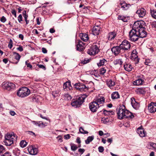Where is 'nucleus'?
Returning <instances> with one entry per match:
<instances>
[{"label": "nucleus", "instance_id": "obj_1", "mask_svg": "<svg viewBox=\"0 0 156 156\" xmlns=\"http://www.w3.org/2000/svg\"><path fill=\"white\" fill-rule=\"evenodd\" d=\"M145 22L143 20L137 21L133 24V27L136 29L139 37L144 38L147 35L145 30Z\"/></svg>", "mask_w": 156, "mask_h": 156}, {"label": "nucleus", "instance_id": "obj_2", "mask_svg": "<svg viewBox=\"0 0 156 156\" xmlns=\"http://www.w3.org/2000/svg\"><path fill=\"white\" fill-rule=\"evenodd\" d=\"M17 137V136L13 133H8L5 136L4 142L6 146H10L16 141Z\"/></svg>", "mask_w": 156, "mask_h": 156}, {"label": "nucleus", "instance_id": "obj_3", "mask_svg": "<svg viewBox=\"0 0 156 156\" xmlns=\"http://www.w3.org/2000/svg\"><path fill=\"white\" fill-rule=\"evenodd\" d=\"M30 93V90L26 87H22L20 88L17 92L19 97L24 98L28 96Z\"/></svg>", "mask_w": 156, "mask_h": 156}, {"label": "nucleus", "instance_id": "obj_4", "mask_svg": "<svg viewBox=\"0 0 156 156\" xmlns=\"http://www.w3.org/2000/svg\"><path fill=\"white\" fill-rule=\"evenodd\" d=\"M85 98L84 96L79 97L75 99L72 100L71 104L72 106L75 108L79 107L84 102Z\"/></svg>", "mask_w": 156, "mask_h": 156}, {"label": "nucleus", "instance_id": "obj_5", "mask_svg": "<svg viewBox=\"0 0 156 156\" xmlns=\"http://www.w3.org/2000/svg\"><path fill=\"white\" fill-rule=\"evenodd\" d=\"M129 39L131 41H135L138 40L139 39V36L136 29L134 28L133 27L132 29L129 32Z\"/></svg>", "mask_w": 156, "mask_h": 156}, {"label": "nucleus", "instance_id": "obj_6", "mask_svg": "<svg viewBox=\"0 0 156 156\" xmlns=\"http://www.w3.org/2000/svg\"><path fill=\"white\" fill-rule=\"evenodd\" d=\"M125 106L123 105L120 107L117 110V114L119 119H122L125 117Z\"/></svg>", "mask_w": 156, "mask_h": 156}, {"label": "nucleus", "instance_id": "obj_7", "mask_svg": "<svg viewBox=\"0 0 156 156\" xmlns=\"http://www.w3.org/2000/svg\"><path fill=\"white\" fill-rule=\"evenodd\" d=\"M74 86L77 90L80 91H86L88 89V87L84 84L80 83H75Z\"/></svg>", "mask_w": 156, "mask_h": 156}, {"label": "nucleus", "instance_id": "obj_8", "mask_svg": "<svg viewBox=\"0 0 156 156\" xmlns=\"http://www.w3.org/2000/svg\"><path fill=\"white\" fill-rule=\"evenodd\" d=\"M99 51L98 47L96 45H94L87 50V52L90 55H93L98 53Z\"/></svg>", "mask_w": 156, "mask_h": 156}, {"label": "nucleus", "instance_id": "obj_9", "mask_svg": "<svg viewBox=\"0 0 156 156\" xmlns=\"http://www.w3.org/2000/svg\"><path fill=\"white\" fill-rule=\"evenodd\" d=\"M111 51L115 55H117L120 53L122 54L124 52L122 48H121L120 45L113 47L111 49Z\"/></svg>", "mask_w": 156, "mask_h": 156}, {"label": "nucleus", "instance_id": "obj_10", "mask_svg": "<svg viewBox=\"0 0 156 156\" xmlns=\"http://www.w3.org/2000/svg\"><path fill=\"white\" fill-rule=\"evenodd\" d=\"M119 45L124 51L129 49L130 47V43L126 40H124Z\"/></svg>", "mask_w": 156, "mask_h": 156}, {"label": "nucleus", "instance_id": "obj_11", "mask_svg": "<svg viewBox=\"0 0 156 156\" xmlns=\"http://www.w3.org/2000/svg\"><path fill=\"white\" fill-rule=\"evenodd\" d=\"M2 87L4 89H5L8 90L9 91L12 89H14L15 87L14 84L11 83L6 82L3 83Z\"/></svg>", "mask_w": 156, "mask_h": 156}, {"label": "nucleus", "instance_id": "obj_12", "mask_svg": "<svg viewBox=\"0 0 156 156\" xmlns=\"http://www.w3.org/2000/svg\"><path fill=\"white\" fill-rule=\"evenodd\" d=\"M89 108L90 111L94 112L97 111L100 106L98 105L94 101L89 104Z\"/></svg>", "mask_w": 156, "mask_h": 156}, {"label": "nucleus", "instance_id": "obj_13", "mask_svg": "<svg viewBox=\"0 0 156 156\" xmlns=\"http://www.w3.org/2000/svg\"><path fill=\"white\" fill-rule=\"evenodd\" d=\"M27 150L30 154L32 155H36L38 153L37 149L33 146H29Z\"/></svg>", "mask_w": 156, "mask_h": 156}, {"label": "nucleus", "instance_id": "obj_14", "mask_svg": "<svg viewBox=\"0 0 156 156\" xmlns=\"http://www.w3.org/2000/svg\"><path fill=\"white\" fill-rule=\"evenodd\" d=\"M148 109L150 112H155L156 111V103L151 102L148 106Z\"/></svg>", "mask_w": 156, "mask_h": 156}, {"label": "nucleus", "instance_id": "obj_15", "mask_svg": "<svg viewBox=\"0 0 156 156\" xmlns=\"http://www.w3.org/2000/svg\"><path fill=\"white\" fill-rule=\"evenodd\" d=\"M94 101L98 105L103 104L105 102V98L103 96L97 97L94 99Z\"/></svg>", "mask_w": 156, "mask_h": 156}, {"label": "nucleus", "instance_id": "obj_16", "mask_svg": "<svg viewBox=\"0 0 156 156\" xmlns=\"http://www.w3.org/2000/svg\"><path fill=\"white\" fill-rule=\"evenodd\" d=\"M136 53V51L133 50L131 55V58L135 61V64H137L139 62V60Z\"/></svg>", "mask_w": 156, "mask_h": 156}, {"label": "nucleus", "instance_id": "obj_17", "mask_svg": "<svg viewBox=\"0 0 156 156\" xmlns=\"http://www.w3.org/2000/svg\"><path fill=\"white\" fill-rule=\"evenodd\" d=\"M119 5L121 8L124 10H128L131 6L130 4H127L125 2H121L120 3Z\"/></svg>", "mask_w": 156, "mask_h": 156}, {"label": "nucleus", "instance_id": "obj_18", "mask_svg": "<svg viewBox=\"0 0 156 156\" xmlns=\"http://www.w3.org/2000/svg\"><path fill=\"white\" fill-rule=\"evenodd\" d=\"M136 13L138 14L140 17H144L146 13V11L144 8H142L138 9L136 12Z\"/></svg>", "mask_w": 156, "mask_h": 156}, {"label": "nucleus", "instance_id": "obj_19", "mask_svg": "<svg viewBox=\"0 0 156 156\" xmlns=\"http://www.w3.org/2000/svg\"><path fill=\"white\" fill-rule=\"evenodd\" d=\"M85 44L80 40H79L76 45L77 50L80 51H82L84 48Z\"/></svg>", "mask_w": 156, "mask_h": 156}, {"label": "nucleus", "instance_id": "obj_20", "mask_svg": "<svg viewBox=\"0 0 156 156\" xmlns=\"http://www.w3.org/2000/svg\"><path fill=\"white\" fill-rule=\"evenodd\" d=\"M131 104L132 107L135 109H137L140 106L139 104L135 101V99L133 98H131Z\"/></svg>", "mask_w": 156, "mask_h": 156}, {"label": "nucleus", "instance_id": "obj_21", "mask_svg": "<svg viewBox=\"0 0 156 156\" xmlns=\"http://www.w3.org/2000/svg\"><path fill=\"white\" fill-rule=\"evenodd\" d=\"M117 33L115 31L109 33L107 37L108 40L112 41L114 39Z\"/></svg>", "mask_w": 156, "mask_h": 156}, {"label": "nucleus", "instance_id": "obj_22", "mask_svg": "<svg viewBox=\"0 0 156 156\" xmlns=\"http://www.w3.org/2000/svg\"><path fill=\"white\" fill-rule=\"evenodd\" d=\"M100 28L99 26H95L92 29V34L95 35H98L100 32Z\"/></svg>", "mask_w": 156, "mask_h": 156}, {"label": "nucleus", "instance_id": "obj_23", "mask_svg": "<svg viewBox=\"0 0 156 156\" xmlns=\"http://www.w3.org/2000/svg\"><path fill=\"white\" fill-rule=\"evenodd\" d=\"M137 133L141 137H144L146 135L144 129L141 127H139L138 128L137 130Z\"/></svg>", "mask_w": 156, "mask_h": 156}, {"label": "nucleus", "instance_id": "obj_24", "mask_svg": "<svg viewBox=\"0 0 156 156\" xmlns=\"http://www.w3.org/2000/svg\"><path fill=\"white\" fill-rule=\"evenodd\" d=\"M146 88L143 87L141 88H138L136 89L135 92L136 94H145L146 92Z\"/></svg>", "mask_w": 156, "mask_h": 156}, {"label": "nucleus", "instance_id": "obj_25", "mask_svg": "<svg viewBox=\"0 0 156 156\" xmlns=\"http://www.w3.org/2000/svg\"><path fill=\"white\" fill-rule=\"evenodd\" d=\"M79 36L81 40L84 41H87L89 39L88 35L86 33H81L80 34Z\"/></svg>", "mask_w": 156, "mask_h": 156}, {"label": "nucleus", "instance_id": "obj_26", "mask_svg": "<svg viewBox=\"0 0 156 156\" xmlns=\"http://www.w3.org/2000/svg\"><path fill=\"white\" fill-rule=\"evenodd\" d=\"M63 88L65 91L68 90L72 88L71 83L70 82H67L64 83L63 86Z\"/></svg>", "mask_w": 156, "mask_h": 156}, {"label": "nucleus", "instance_id": "obj_27", "mask_svg": "<svg viewBox=\"0 0 156 156\" xmlns=\"http://www.w3.org/2000/svg\"><path fill=\"white\" fill-rule=\"evenodd\" d=\"M111 98L113 100L117 99L119 98L120 95L118 92L115 91L112 94Z\"/></svg>", "mask_w": 156, "mask_h": 156}, {"label": "nucleus", "instance_id": "obj_28", "mask_svg": "<svg viewBox=\"0 0 156 156\" xmlns=\"http://www.w3.org/2000/svg\"><path fill=\"white\" fill-rule=\"evenodd\" d=\"M144 82V79L139 78L134 81V84L139 86L142 84Z\"/></svg>", "mask_w": 156, "mask_h": 156}, {"label": "nucleus", "instance_id": "obj_29", "mask_svg": "<svg viewBox=\"0 0 156 156\" xmlns=\"http://www.w3.org/2000/svg\"><path fill=\"white\" fill-rule=\"evenodd\" d=\"M107 86L110 88L114 86L115 83L114 81H113L112 80H108L107 81Z\"/></svg>", "mask_w": 156, "mask_h": 156}, {"label": "nucleus", "instance_id": "obj_30", "mask_svg": "<svg viewBox=\"0 0 156 156\" xmlns=\"http://www.w3.org/2000/svg\"><path fill=\"white\" fill-rule=\"evenodd\" d=\"M124 69L126 71L130 72L131 71L132 66L128 64H126L124 65Z\"/></svg>", "mask_w": 156, "mask_h": 156}, {"label": "nucleus", "instance_id": "obj_31", "mask_svg": "<svg viewBox=\"0 0 156 156\" xmlns=\"http://www.w3.org/2000/svg\"><path fill=\"white\" fill-rule=\"evenodd\" d=\"M107 62L104 58L100 60L99 62L97 63V65L98 67H100L107 64Z\"/></svg>", "mask_w": 156, "mask_h": 156}, {"label": "nucleus", "instance_id": "obj_32", "mask_svg": "<svg viewBox=\"0 0 156 156\" xmlns=\"http://www.w3.org/2000/svg\"><path fill=\"white\" fill-rule=\"evenodd\" d=\"M13 55L14 56V58L16 59L17 61L15 63L16 64H17L19 61L20 57V55L18 53L16 52H13Z\"/></svg>", "mask_w": 156, "mask_h": 156}, {"label": "nucleus", "instance_id": "obj_33", "mask_svg": "<svg viewBox=\"0 0 156 156\" xmlns=\"http://www.w3.org/2000/svg\"><path fill=\"white\" fill-rule=\"evenodd\" d=\"M103 114L105 115H113L114 114V112L112 111H107L103 109Z\"/></svg>", "mask_w": 156, "mask_h": 156}, {"label": "nucleus", "instance_id": "obj_34", "mask_svg": "<svg viewBox=\"0 0 156 156\" xmlns=\"http://www.w3.org/2000/svg\"><path fill=\"white\" fill-rule=\"evenodd\" d=\"M94 136H88L87 140H85V142L86 144H88L91 142L94 139Z\"/></svg>", "mask_w": 156, "mask_h": 156}, {"label": "nucleus", "instance_id": "obj_35", "mask_svg": "<svg viewBox=\"0 0 156 156\" xmlns=\"http://www.w3.org/2000/svg\"><path fill=\"white\" fill-rule=\"evenodd\" d=\"M113 63L115 65H119L121 66L122 63V62L121 59H117L114 61Z\"/></svg>", "mask_w": 156, "mask_h": 156}, {"label": "nucleus", "instance_id": "obj_36", "mask_svg": "<svg viewBox=\"0 0 156 156\" xmlns=\"http://www.w3.org/2000/svg\"><path fill=\"white\" fill-rule=\"evenodd\" d=\"M20 151L17 148H16L15 150L13 151V153L16 156H19L20 153Z\"/></svg>", "mask_w": 156, "mask_h": 156}, {"label": "nucleus", "instance_id": "obj_37", "mask_svg": "<svg viewBox=\"0 0 156 156\" xmlns=\"http://www.w3.org/2000/svg\"><path fill=\"white\" fill-rule=\"evenodd\" d=\"M27 144V143L24 140H22L21 141L20 143V145L22 148L26 147Z\"/></svg>", "mask_w": 156, "mask_h": 156}, {"label": "nucleus", "instance_id": "obj_38", "mask_svg": "<svg viewBox=\"0 0 156 156\" xmlns=\"http://www.w3.org/2000/svg\"><path fill=\"white\" fill-rule=\"evenodd\" d=\"M151 14L152 16L155 19H156V10L154 9H151Z\"/></svg>", "mask_w": 156, "mask_h": 156}, {"label": "nucleus", "instance_id": "obj_39", "mask_svg": "<svg viewBox=\"0 0 156 156\" xmlns=\"http://www.w3.org/2000/svg\"><path fill=\"white\" fill-rule=\"evenodd\" d=\"M64 99L67 100H70L72 97L71 96L68 94H65L64 95Z\"/></svg>", "mask_w": 156, "mask_h": 156}, {"label": "nucleus", "instance_id": "obj_40", "mask_svg": "<svg viewBox=\"0 0 156 156\" xmlns=\"http://www.w3.org/2000/svg\"><path fill=\"white\" fill-rule=\"evenodd\" d=\"M79 132L80 133L83 134H87L88 133L87 131L84 130L82 127H81L80 128Z\"/></svg>", "mask_w": 156, "mask_h": 156}, {"label": "nucleus", "instance_id": "obj_41", "mask_svg": "<svg viewBox=\"0 0 156 156\" xmlns=\"http://www.w3.org/2000/svg\"><path fill=\"white\" fill-rule=\"evenodd\" d=\"M71 147L72 150L73 151H76L78 148L76 144H71Z\"/></svg>", "mask_w": 156, "mask_h": 156}, {"label": "nucleus", "instance_id": "obj_42", "mask_svg": "<svg viewBox=\"0 0 156 156\" xmlns=\"http://www.w3.org/2000/svg\"><path fill=\"white\" fill-rule=\"evenodd\" d=\"M5 151V148L1 145H0V153H3Z\"/></svg>", "mask_w": 156, "mask_h": 156}, {"label": "nucleus", "instance_id": "obj_43", "mask_svg": "<svg viewBox=\"0 0 156 156\" xmlns=\"http://www.w3.org/2000/svg\"><path fill=\"white\" fill-rule=\"evenodd\" d=\"M118 18L119 20H121L124 22L127 21L126 19L124 16H119Z\"/></svg>", "mask_w": 156, "mask_h": 156}, {"label": "nucleus", "instance_id": "obj_44", "mask_svg": "<svg viewBox=\"0 0 156 156\" xmlns=\"http://www.w3.org/2000/svg\"><path fill=\"white\" fill-rule=\"evenodd\" d=\"M150 146L154 149V150L156 151V144L153 142H150Z\"/></svg>", "mask_w": 156, "mask_h": 156}, {"label": "nucleus", "instance_id": "obj_45", "mask_svg": "<svg viewBox=\"0 0 156 156\" xmlns=\"http://www.w3.org/2000/svg\"><path fill=\"white\" fill-rule=\"evenodd\" d=\"M102 121H103L104 123L105 124H107L109 120L108 118H106L102 119Z\"/></svg>", "mask_w": 156, "mask_h": 156}, {"label": "nucleus", "instance_id": "obj_46", "mask_svg": "<svg viewBox=\"0 0 156 156\" xmlns=\"http://www.w3.org/2000/svg\"><path fill=\"white\" fill-rule=\"evenodd\" d=\"M106 69L105 67L101 68L100 69V74H104L106 72Z\"/></svg>", "mask_w": 156, "mask_h": 156}, {"label": "nucleus", "instance_id": "obj_47", "mask_svg": "<svg viewBox=\"0 0 156 156\" xmlns=\"http://www.w3.org/2000/svg\"><path fill=\"white\" fill-rule=\"evenodd\" d=\"M28 61V60L26 61V62H25L26 65V66L27 67L29 68L30 69H32L33 68L32 66L30 63H28L27 62Z\"/></svg>", "mask_w": 156, "mask_h": 156}, {"label": "nucleus", "instance_id": "obj_48", "mask_svg": "<svg viewBox=\"0 0 156 156\" xmlns=\"http://www.w3.org/2000/svg\"><path fill=\"white\" fill-rule=\"evenodd\" d=\"M18 20L20 23L23 21V17L21 14H20L18 17Z\"/></svg>", "mask_w": 156, "mask_h": 156}, {"label": "nucleus", "instance_id": "obj_49", "mask_svg": "<svg viewBox=\"0 0 156 156\" xmlns=\"http://www.w3.org/2000/svg\"><path fill=\"white\" fill-rule=\"evenodd\" d=\"M46 126V125H45V124H44L43 122H40L38 125V126L39 127L43 128L45 127Z\"/></svg>", "mask_w": 156, "mask_h": 156}, {"label": "nucleus", "instance_id": "obj_50", "mask_svg": "<svg viewBox=\"0 0 156 156\" xmlns=\"http://www.w3.org/2000/svg\"><path fill=\"white\" fill-rule=\"evenodd\" d=\"M23 17H24V20L26 22V24H27L29 23V20H27V18L28 17V15H26L23 16Z\"/></svg>", "mask_w": 156, "mask_h": 156}, {"label": "nucleus", "instance_id": "obj_51", "mask_svg": "<svg viewBox=\"0 0 156 156\" xmlns=\"http://www.w3.org/2000/svg\"><path fill=\"white\" fill-rule=\"evenodd\" d=\"M125 115H126L124 117L126 118V116H127V115H128L129 114H130V115H131V112H129L128 110L125 109Z\"/></svg>", "mask_w": 156, "mask_h": 156}, {"label": "nucleus", "instance_id": "obj_52", "mask_svg": "<svg viewBox=\"0 0 156 156\" xmlns=\"http://www.w3.org/2000/svg\"><path fill=\"white\" fill-rule=\"evenodd\" d=\"M98 151L102 153L104 151V148L102 146H99L98 148Z\"/></svg>", "mask_w": 156, "mask_h": 156}, {"label": "nucleus", "instance_id": "obj_53", "mask_svg": "<svg viewBox=\"0 0 156 156\" xmlns=\"http://www.w3.org/2000/svg\"><path fill=\"white\" fill-rule=\"evenodd\" d=\"M12 47V41L11 39H10L9 42L8 47L10 48H11Z\"/></svg>", "mask_w": 156, "mask_h": 156}, {"label": "nucleus", "instance_id": "obj_54", "mask_svg": "<svg viewBox=\"0 0 156 156\" xmlns=\"http://www.w3.org/2000/svg\"><path fill=\"white\" fill-rule=\"evenodd\" d=\"M11 13L12 14L14 15L15 17H16V11L14 9H12L11 11Z\"/></svg>", "mask_w": 156, "mask_h": 156}, {"label": "nucleus", "instance_id": "obj_55", "mask_svg": "<svg viewBox=\"0 0 156 156\" xmlns=\"http://www.w3.org/2000/svg\"><path fill=\"white\" fill-rule=\"evenodd\" d=\"M2 156H11V154L9 152L7 151L3 154Z\"/></svg>", "mask_w": 156, "mask_h": 156}, {"label": "nucleus", "instance_id": "obj_56", "mask_svg": "<svg viewBox=\"0 0 156 156\" xmlns=\"http://www.w3.org/2000/svg\"><path fill=\"white\" fill-rule=\"evenodd\" d=\"M6 20V19L4 16H2L0 19V21L3 23H5Z\"/></svg>", "mask_w": 156, "mask_h": 156}, {"label": "nucleus", "instance_id": "obj_57", "mask_svg": "<svg viewBox=\"0 0 156 156\" xmlns=\"http://www.w3.org/2000/svg\"><path fill=\"white\" fill-rule=\"evenodd\" d=\"M37 65L38 66V67H39V68H42L43 69H44V70H45L46 69V68H45V66H44L43 65L38 64Z\"/></svg>", "mask_w": 156, "mask_h": 156}, {"label": "nucleus", "instance_id": "obj_58", "mask_svg": "<svg viewBox=\"0 0 156 156\" xmlns=\"http://www.w3.org/2000/svg\"><path fill=\"white\" fill-rule=\"evenodd\" d=\"M89 61L90 60L89 59H88L87 60L84 59V60L82 61L81 63L82 64H85L89 62Z\"/></svg>", "mask_w": 156, "mask_h": 156}, {"label": "nucleus", "instance_id": "obj_59", "mask_svg": "<svg viewBox=\"0 0 156 156\" xmlns=\"http://www.w3.org/2000/svg\"><path fill=\"white\" fill-rule=\"evenodd\" d=\"M28 133L30 135H32L33 136H36V135H35V133L33 132L32 131H27Z\"/></svg>", "mask_w": 156, "mask_h": 156}, {"label": "nucleus", "instance_id": "obj_60", "mask_svg": "<svg viewBox=\"0 0 156 156\" xmlns=\"http://www.w3.org/2000/svg\"><path fill=\"white\" fill-rule=\"evenodd\" d=\"M151 62V60L149 59H146L145 63L146 65H149V63Z\"/></svg>", "mask_w": 156, "mask_h": 156}, {"label": "nucleus", "instance_id": "obj_61", "mask_svg": "<svg viewBox=\"0 0 156 156\" xmlns=\"http://www.w3.org/2000/svg\"><path fill=\"white\" fill-rule=\"evenodd\" d=\"M127 115V116H126V118H130L131 119H132L134 117V116L132 113H131V115H130V114H129L128 115Z\"/></svg>", "mask_w": 156, "mask_h": 156}, {"label": "nucleus", "instance_id": "obj_62", "mask_svg": "<svg viewBox=\"0 0 156 156\" xmlns=\"http://www.w3.org/2000/svg\"><path fill=\"white\" fill-rule=\"evenodd\" d=\"M85 150L84 149H79L78 150V151L80 152V153H81V155L82 154H83L85 151Z\"/></svg>", "mask_w": 156, "mask_h": 156}, {"label": "nucleus", "instance_id": "obj_63", "mask_svg": "<svg viewBox=\"0 0 156 156\" xmlns=\"http://www.w3.org/2000/svg\"><path fill=\"white\" fill-rule=\"evenodd\" d=\"M17 49L20 51H22L23 50V49L22 46H20L17 48Z\"/></svg>", "mask_w": 156, "mask_h": 156}, {"label": "nucleus", "instance_id": "obj_64", "mask_svg": "<svg viewBox=\"0 0 156 156\" xmlns=\"http://www.w3.org/2000/svg\"><path fill=\"white\" fill-rule=\"evenodd\" d=\"M70 136L69 134L65 135L64 136V138L66 139H69L70 138Z\"/></svg>", "mask_w": 156, "mask_h": 156}]
</instances>
